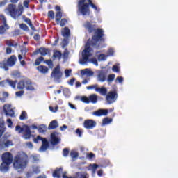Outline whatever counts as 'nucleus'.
<instances>
[{
	"label": "nucleus",
	"mask_w": 178,
	"mask_h": 178,
	"mask_svg": "<svg viewBox=\"0 0 178 178\" xmlns=\"http://www.w3.org/2000/svg\"><path fill=\"white\" fill-rule=\"evenodd\" d=\"M26 118H27V113H26L25 111H22L19 117L20 120H24V119H26Z\"/></svg>",
	"instance_id": "nucleus-39"
},
{
	"label": "nucleus",
	"mask_w": 178,
	"mask_h": 178,
	"mask_svg": "<svg viewBox=\"0 0 178 178\" xmlns=\"http://www.w3.org/2000/svg\"><path fill=\"white\" fill-rule=\"evenodd\" d=\"M13 168L17 172L24 170L27 168V155L23 152L18 154L14 158Z\"/></svg>",
	"instance_id": "nucleus-2"
},
{
	"label": "nucleus",
	"mask_w": 178,
	"mask_h": 178,
	"mask_svg": "<svg viewBox=\"0 0 178 178\" xmlns=\"http://www.w3.org/2000/svg\"><path fill=\"white\" fill-rule=\"evenodd\" d=\"M48 16H49V17H51V19H55V13H54V11H49L48 13Z\"/></svg>",
	"instance_id": "nucleus-52"
},
{
	"label": "nucleus",
	"mask_w": 178,
	"mask_h": 178,
	"mask_svg": "<svg viewBox=\"0 0 178 178\" xmlns=\"http://www.w3.org/2000/svg\"><path fill=\"white\" fill-rule=\"evenodd\" d=\"M6 84L10 86L13 88H16V81H13L11 80L2 81L0 82V87H5Z\"/></svg>",
	"instance_id": "nucleus-17"
},
{
	"label": "nucleus",
	"mask_w": 178,
	"mask_h": 178,
	"mask_svg": "<svg viewBox=\"0 0 178 178\" xmlns=\"http://www.w3.org/2000/svg\"><path fill=\"white\" fill-rule=\"evenodd\" d=\"M80 178H88V176L87 173H83V174L81 175Z\"/></svg>",
	"instance_id": "nucleus-64"
},
{
	"label": "nucleus",
	"mask_w": 178,
	"mask_h": 178,
	"mask_svg": "<svg viewBox=\"0 0 178 178\" xmlns=\"http://www.w3.org/2000/svg\"><path fill=\"white\" fill-rule=\"evenodd\" d=\"M3 111L7 116H15V111L11 104H5L3 106Z\"/></svg>",
	"instance_id": "nucleus-9"
},
{
	"label": "nucleus",
	"mask_w": 178,
	"mask_h": 178,
	"mask_svg": "<svg viewBox=\"0 0 178 178\" xmlns=\"http://www.w3.org/2000/svg\"><path fill=\"white\" fill-rule=\"evenodd\" d=\"M23 94H24V91L20 90L19 92H16L15 95H16V97H22V95H23Z\"/></svg>",
	"instance_id": "nucleus-53"
},
{
	"label": "nucleus",
	"mask_w": 178,
	"mask_h": 178,
	"mask_svg": "<svg viewBox=\"0 0 178 178\" xmlns=\"http://www.w3.org/2000/svg\"><path fill=\"white\" fill-rule=\"evenodd\" d=\"M123 77H122V76H118L117 78H116V80H115V81H118V83H123Z\"/></svg>",
	"instance_id": "nucleus-56"
},
{
	"label": "nucleus",
	"mask_w": 178,
	"mask_h": 178,
	"mask_svg": "<svg viewBox=\"0 0 178 178\" xmlns=\"http://www.w3.org/2000/svg\"><path fill=\"white\" fill-rule=\"evenodd\" d=\"M34 143H38V141H42V145L40 148V151L43 152V151H47V148H48V140H47V139L45 138H41V136H37V138H35L33 139Z\"/></svg>",
	"instance_id": "nucleus-6"
},
{
	"label": "nucleus",
	"mask_w": 178,
	"mask_h": 178,
	"mask_svg": "<svg viewBox=\"0 0 178 178\" xmlns=\"http://www.w3.org/2000/svg\"><path fill=\"white\" fill-rule=\"evenodd\" d=\"M113 49H109L107 54L109 55V56H113Z\"/></svg>",
	"instance_id": "nucleus-55"
},
{
	"label": "nucleus",
	"mask_w": 178,
	"mask_h": 178,
	"mask_svg": "<svg viewBox=\"0 0 178 178\" xmlns=\"http://www.w3.org/2000/svg\"><path fill=\"white\" fill-rule=\"evenodd\" d=\"M56 23L59 24L60 19H62V12L60 11V7H59L58 6H56Z\"/></svg>",
	"instance_id": "nucleus-20"
},
{
	"label": "nucleus",
	"mask_w": 178,
	"mask_h": 178,
	"mask_svg": "<svg viewBox=\"0 0 178 178\" xmlns=\"http://www.w3.org/2000/svg\"><path fill=\"white\" fill-rule=\"evenodd\" d=\"M51 77H54V79L58 80L62 77V73L60 72V67L57 66L51 73Z\"/></svg>",
	"instance_id": "nucleus-13"
},
{
	"label": "nucleus",
	"mask_w": 178,
	"mask_h": 178,
	"mask_svg": "<svg viewBox=\"0 0 178 178\" xmlns=\"http://www.w3.org/2000/svg\"><path fill=\"white\" fill-rule=\"evenodd\" d=\"M41 62H44V57H40L36 59L35 62V66H40V65H41Z\"/></svg>",
	"instance_id": "nucleus-33"
},
{
	"label": "nucleus",
	"mask_w": 178,
	"mask_h": 178,
	"mask_svg": "<svg viewBox=\"0 0 178 178\" xmlns=\"http://www.w3.org/2000/svg\"><path fill=\"white\" fill-rule=\"evenodd\" d=\"M12 145H13L12 140H8L5 138H1V139H0L1 148H5V147H12Z\"/></svg>",
	"instance_id": "nucleus-15"
},
{
	"label": "nucleus",
	"mask_w": 178,
	"mask_h": 178,
	"mask_svg": "<svg viewBox=\"0 0 178 178\" xmlns=\"http://www.w3.org/2000/svg\"><path fill=\"white\" fill-rule=\"evenodd\" d=\"M25 22L27 23V24H29V27H31V30H35V29L34 28V26H33V24H31V21L30 20V19H25Z\"/></svg>",
	"instance_id": "nucleus-36"
},
{
	"label": "nucleus",
	"mask_w": 178,
	"mask_h": 178,
	"mask_svg": "<svg viewBox=\"0 0 178 178\" xmlns=\"http://www.w3.org/2000/svg\"><path fill=\"white\" fill-rule=\"evenodd\" d=\"M70 35V30H69V28H65L62 30V35L63 37H69Z\"/></svg>",
	"instance_id": "nucleus-29"
},
{
	"label": "nucleus",
	"mask_w": 178,
	"mask_h": 178,
	"mask_svg": "<svg viewBox=\"0 0 178 178\" xmlns=\"http://www.w3.org/2000/svg\"><path fill=\"white\" fill-rule=\"evenodd\" d=\"M81 76L83 79H86V77H92V76H94V72L88 68H86L81 70Z\"/></svg>",
	"instance_id": "nucleus-14"
},
{
	"label": "nucleus",
	"mask_w": 178,
	"mask_h": 178,
	"mask_svg": "<svg viewBox=\"0 0 178 178\" xmlns=\"http://www.w3.org/2000/svg\"><path fill=\"white\" fill-rule=\"evenodd\" d=\"M26 176L27 178L29 177H31V176H33V172H29L26 174Z\"/></svg>",
	"instance_id": "nucleus-63"
},
{
	"label": "nucleus",
	"mask_w": 178,
	"mask_h": 178,
	"mask_svg": "<svg viewBox=\"0 0 178 178\" xmlns=\"http://www.w3.org/2000/svg\"><path fill=\"white\" fill-rule=\"evenodd\" d=\"M112 70H113V72H116L117 73L119 72V71H120L119 65H113Z\"/></svg>",
	"instance_id": "nucleus-45"
},
{
	"label": "nucleus",
	"mask_w": 178,
	"mask_h": 178,
	"mask_svg": "<svg viewBox=\"0 0 178 178\" xmlns=\"http://www.w3.org/2000/svg\"><path fill=\"white\" fill-rule=\"evenodd\" d=\"M83 26L89 33H92V31L95 30V24H92V22H86L84 23Z\"/></svg>",
	"instance_id": "nucleus-18"
},
{
	"label": "nucleus",
	"mask_w": 178,
	"mask_h": 178,
	"mask_svg": "<svg viewBox=\"0 0 178 178\" xmlns=\"http://www.w3.org/2000/svg\"><path fill=\"white\" fill-rule=\"evenodd\" d=\"M22 54L25 56L26 52H27V49L26 47H24L22 49H21Z\"/></svg>",
	"instance_id": "nucleus-59"
},
{
	"label": "nucleus",
	"mask_w": 178,
	"mask_h": 178,
	"mask_svg": "<svg viewBox=\"0 0 178 178\" xmlns=\"http://www.w3.org/2000/svg\"><path fill=\"white\" fill-rule=\"evenodd\" d=\"M107 90L106 88L102 87V88H98L96 89L97 92H99L102 95H106Z\"/></svg>",
	"instance_id": "nucleus-27"
},
{
	"label": "nucleus",
	"mask_w": 178,
	"mask_h": 178,
	"mask_svg": "<svg viewBox=\"0 0 178 178\" xmlns=\"http://www.w3.org/2000/svg\"><path fill=\"white\" fill-rule=\"evenodd\" d=\"M26 83L27 81H20L17 85V90H23L26 88Z\"/></svg>",
	"instance_id": "nucleus-23"
},
{
	"label": "nucleus",
	"mask_w": 178,
	"mask_h": 178,
	"mask_svg": "<svg viewBox=\"0 0 178 178\" xmlns=\"http://www.w3.org/2000/svg\"><path fill=\"white\" fill-rule=\"evenodd\" d=\"M95 116H105L108 115V110L100 109L93 113Z\"/></svg>",
	"instance_id": "nucleus-22"
},
{
	"label": "nucleus",
	"mask_w": 178,
	"mask_h": 178,
	"mask_svg": "<svg viewBox=\"0 0 178 178\" xmlns=\"http://www.w3.org/2000/svg\"><path fill=\"white\" fill-rule=\"evenodd\" d=\"M92 63H93V65L95 66H98V61H97V59L95 58L92 59Z\"/></svg>",
	"instance_id": "nucleus-62"
},
{
	"label": "nucleus",
	"mask_w": 178,
	"mask_h": 178,
	"mask_svg": "<svg viewBox=\"0 0 178 178\" xmlns=\"http://www.w3.org/2000/svg\"><path fill=\"white\" fill-rule=\"evenodd\" d=\"M118 98V93L116 92H110L106 95V101L108 104H113Z\"/></svg>",
	"instance_id": "nucleus-10"
},
{
	"label": "nucleus",
	"mask_w": 178,
	"mask_h": 178,
	"mask_svg": "<svg viewBox=\"0 0 178 178\" xmlns=\"http://www.w3.org/2000/svg\"><path fill=\"white\" fill-rule=\"evenodd\" d=\"M87 158L92 159V158H95V155L93 153H90L87 155Z\"/></svg>",
	"instance_id": "nucleus-58"
},
{
	"label": "nucleus",
	"mask_w": 178,
	"mask_h": 178,
	"mask_svg": "<svg viewBox=\"0 0 178 178\" xmlns=\"http://www.w3.org/2000/svg\"><path fill=\"white\" fill-rule=\"evenodd\" d=\"M5 124L3 123L0 124V140L2 139V136L5 133Z\"/></svg>",
	"instance_id": "nucleus-31"
},
{
	"label": "nucleus",
	"mask_w": 178,
	"mask_h": 178,
	"mask_svg": "<svg viewBox=\"0 0 178 178\" xmlns=\"http://www.w3.org/2000/svg\"><path fill=\"white\" fill-rule=\"evenodd\" d=\"M98 168V165L97 164H90L88 167V170H91L92 172V175H95V171L97 170V168Z\"/></svg>",
	"instance_id": "nucleus-28"
},
{
	"label": "nucleus",
	"mask_w": 178,
	"mask_h": 178,
	"mask_svg": "<svg viewBox=\"0 0 178 178\" xmlns=\"http://www.w3.org/2000/svg\"><path fill=\"white\" fill-rule=\"evenodd\" d=\"M97 88H98V85H92L87 87V90H95V91H97Z\"/></svg>",
	"instance_id": "nucleus-41"
},
{
	"label": "nucleus",
	"mask_w": 178,
	"mask_h": 178,
	"mask_svg": "<svg viewBox=\"0 0 178 178\" xmlns=\"http://www.w3.org/2000/svg\"><path fill=\"white\" fill-rule=\"evenodd\" d=\"M99 60H106V56L105 54H100L98 57Z\"/></svg>",
	"instance_id": "nucleus-49"
},
{
	"label": "nucleus",
	"mask_w": 178,
	"mask_h": 178,
	"mask_svg": "<svg viewBox=\"0 0 178 178\" xmlns=\"http://www.w3.org/2000/svg\"><path fill=\"white\" fill-rule=\"evenodd\" d=\"M11 74L13 76V77H20V72L17 71L13 72Z\"/></svg>",
	"instance_id": "nucleus-51"
},
{
	"label": "nucleus",
	"mask_w": 178,
	"mask_h": 178,
	"mask_svg": "<svg viewBox=\"0 0 178 178\" xmlns=\"http://www.w3.org/2000/svg\"><path fill=\"white\" fill-rule=\"evenodd\" d=\"M81 101H82V102H84V104H90V102H92V104H97V95L93 94L91 95L89 97L83 96L81 98Z\"/></svg>",
	"instance_id": "nucleus-7"
},
{
	"label": "nucleus",
	"mask_w": 178,
	"mask_h": 178,
	"mask_svg": "<svg viewBox=\"0 0 178 178\" xmlns=\"http://www.w3.org/2000/svg\"><path fill=\"white\" fill-rule=\"evenodd\" d=\"M72 74V70H65V77H70V74Z\"/></svg>",
	"instance_id": "nucleus-42"
},
{
	"label": "nucleus",
	"mask_w": 178,
	"mask_h": 178,
	"mask_svg": "<svg viewBox=\"0 0 178 178\" xmlns=\"http://www.w3.org/2000/svg\"><path fill=\"white\" fill-rule=\"evenodd\" d=\"M60 56H62V54L59 51H56L54 52V57L58 58V59H60Z\"/></svg>",
	"instance_id": "nucleus-37"
},
{
	"label": "nucleus",
	"mask_w": 178,
	"mask_h": 178,
	"mask_svg": "<svg viewBox=\"0 0 178 178\" xmlns=\"http://www.w3.org/2000/svg\"><path fill=\"white\" fill-rule=\"evenodd\" d=\"M20 29L24 30V31H29V26L24 24H22L19 25Z\"/></svg>",
	"instance_id": "nucleus-40"
},
{
	"label": "nucleus",
	"mask_w": 178,
	"mask_h": 178,
	"mask_svg": "<svg viewBox=\"0 0 178 178\" xmlns=\"http://www.w3.org/2000/svg\"><path fill=\"white\" fill-rule=\"evenodd\" d=\"M37 70H38V72H40V73L45 74V73H48V70H49L44 65H40L37 67Z\"/></svg>",
	"instance_id": "nucleus-24"
},
{
	"label": "nucleus",
	"mask_w": 178,
	"mask_h": 178,
	"mask_svg": "<svg viewBox=\"0 0 178 178\" xmlns=\"http://www.w3.org/2000/svg\"><path fill=\"white\" fill-rule=\"evenodd\" d=\"M13 124V122H12V120L8 119L7 120V126H8V127H9L10 129H12Z\"/></svg>",
	"instance_id": "nucleus-48"
},
{
	"label": "nucleus",
	"mask_w": 178,
	"mask_h": 178,
	"mask_svg": "<svg viewBox=\"0 0 178 178\" xmlns=\"http://www.w3.org/2000/svg\"><path fill=\"white\" fill-rule=\"evenodd\" d=\"M26 89L29 91H34L35 88L34 87V84L31 83L30 81H26Z\"/></svg>",
	"instance_id": "nucleus-25"
},
{
	"label": "nucleus",
	"mask_w": 178,
	"mask_h": 178,
	"mask_svg": "<svg viewBox=\"0 0 178 178\" xmlns=\"http://www.w3.org/2000/svg\"><path fill=\"white\" fill-rule=\"evenodd\" d=\"M6 54H8V55L12 54V48H10V47L6 48Z\"/></svg>",
	"instance_id": "nucleus-60"
},
{
	"label": "nucleus",
	"mask_w": 178,
	"mask_h": 178,
	"mask_svg": "<svg viewBox=\"0 0 178 178\" xmlns=\"http://www.w3.org/2000/svg\"><path fill=\"white\" fill-rule=\"evenodd\" d=\"M88 5L97 10V6L92 3L91 0H81L78 4V10L83 15V16H86L87 15H90V8Z\"/></svg>",
	"instance_id": "nucleus-4"
},
{
	"label": "nucleus",
	"mask_w": 178,
	"mask_h": 178,
	"mask_svg": "<svg viewBox=\"0 0 178 178\" xmlns=\"http://www.w3.org/2000/svg\"><path fill=\"white\" fill-rule=\"evenodd\" d=\"M33 173H40V168H38V166H33Z\"/></svg>",
	"instance_id": "nucleus-44"
},
{
	"label": "nucleus",
	"mask_w": 178,
	"mask_h": 178,
	"mask_svg": "<svg viewBox=\"0 0 178 178\" xmlns=\"http://www.w3.org/2000/svg\"><path fill=\"white\" fill-rule=\"evenodd\" d=\"M63 47L65 48L67 45V37H65L64 40L62 42Z\"/></svg>",
	"instance_id": "nucleus-50"
},
{
	"label": "nucleus",
	"mask_w": 178,
	"mask_h": 178,
	"mask_svg": "<svg viewBox=\"0 0 178 178\" xmlns=\"http://www.w3.org/2000/svg\"><path fill=\"white\" fill-rule=\"evenodd\" d=\"M69 155V150L67 149H63V156H67Z\"/></svg>",
	"instance_id": "nucleus-57"
},
{
	"label": "nucleus",
	"mask_w": 178,
	"mask_h": 178,
	"mask_svg": "<svg viewBox=\"0 0 178 178\" xmlns=\"http://www.w3.org/2000/svg\"><path fill=\"white\" fill-rule=\"evenodd\" d=\"M49 111H51V112L55 113V112H56V111H58V106H56L54 108L52 106H49Z\"/></svg>",
	"instance_id": "nucleus-54"
},
{
	"label": "nucleus",
	"mask_w": 178,
	"mask_h": 178,
	"mask_svg": "<svg viewBox=\"0 0 178 178\" xmlns=\"http://www.w3.org/2000/svg\"><path fill=\"white\" fill-rule=\"evenodd\" d=\"M0 20L1 23H3V25L0 26V34H5V33L9 30V26L6 24V18H5V16L1 15Z\"/></svg>",
	"instance_id": "nucleus-8"
},
{
	"label": "nucleus",
	"mask_w": 178,
	"mask_h": 178,
	"mask_svg": "<svg viewBox=\"0 0 178 178\" xmlns=\"http://www.w3.org/2000/svg\"><path fill=\"white\" fill-rule=\"evenodd\" d=\"M2 162L0 165V171L3 173L9 170V168L13 162V156L10 152H6L3 154L1 156Z\"/></svg>",
	"instance_id": "nucleus-3"
},
{
	"label": "nucleus",
	"mask_w": 178,
	"mask_h": 178,
	"mask_svg": "<svg viewBox=\"0 0 178 178\" xmlns=\"http://www.w3.org/2000/svg\"><path fill=\"white\" fill-rule=\"evenodd\" d=\"M115 80V74H110L108 78V83H111V81H113Z\"/></svg>",
	"instance_id": "nucleus-47"
},
{
	"label": "nucleus",
	"mask_w": 178,
	"mask_h": 178,
	"mask_svg": "<svg viewBox=\"0 0 178 178\" xmlns=\"http://www.w3.org/2000/svg\"><path fill=\"white\" fill-rule=\"evenodd\" d=\"M26 148H29V149H33L34 146L33 145V143L31 142H28L26 143Z\"/></svg>",
	"instance_id": "nucleus-43"
},
{
	"label": "nucleus",
	"mask_w": 178,
	"mask_h": 178,
	"mask_svg": "<svg viewBox=\"0 0 178 178\" xmlns=\"http://www.w3.org/2000/svg\"><path fill=\"white\" fill-rule=\"evenodd\" d=\"M66 23H67V21L65 19H63L59 22V24L61 26V27H63Z\"/></svg>",
	"instance_id": "nucleus-46"
},
{
	"label": "nucleus",
	"mask_w": 178,
	"mask_h": 178,
	"mask_svg": "<svg viewBox=\"0 0 178 178\" xmlns=\"http://www.w3.org/2000/svg\"><path fill=\"white\" fill-rule=\"evenodd\" d=\"M97 126V122L92 120H86L83 122V127L85 129L90 130Z\"/></svg>",
	"instance_id": "nucleus-11"
},
{
	"label": "nucleus",
	"mask_w": 178,
	"mask_h": 178,
	"mask_svg": "<svg viewBox=\"0 0 178 178\" xmlns=\"http://www.w3.org/2000/svg\"><path fill=\"white\" fill-rule=\"evenodd\" d=\"M70 156H71L72 159L77 158V156H79V153H77V152H76V151H74V150H72V151L70 152Z\"/></svg>",
	"instance_id": "nucleus-38"
},
{
	"label": "nucleus",
	"mask_w": 178,
	"mask_h": 178,
	"mask_svg": "<svg viewBox=\"0 0 178 178\" xmlns=\"http://www.w3.org/2000/svg\"><path fill=\"white\" fill-rule=\"evenodd\" d=\"M39 52L40 55H42V56H45V55L48 54V50H47V49H44V48H40L39 49Z\"/></svg>",
	"instance_id": "nucleus-34"
},
{
	"label": "nucleus",
	"mask_w": 178,
	"mask_h": 178,
	"mask_svg": "<svg viewBox=\"0 0 178 178\" xmlns=\"http://www.w3.org/2000/svg\"><path fill=\"white\" fill-rule=\"evenodd\" d=\"M97 80L100 83H104L106 80V74L102 71H98L97 74Z\"/></svg>",
	"instance_id": "nucleus-19"
},
{
	"label": "nucleus",
	"mask_w": 178,
	"mask_h": 178,
	"mask_svg": "<svg viewBox=\"0 0 178 178\" xmlns=\"http://www.w3.org/2000/svg\"><path fill=\"white\" fill-rule=\"evenodd\" d=\"M58 127V122L56 120H53L49 125V130H54Z\"/></svg>",
	"instance_id": "nucleus-26"
},
{
	"label": "nucleus",
	"mask_w": 178,
	"mask_h": 178,
	"mask_svg": "<svg viewBox=\"0 0 178 178\" xmlns=\"http://www.w3.org/2000/svg\"><path fill=\"white\" fill-rule=\"evenodd\" d=\"M9 137H10V134H9V133H6V134H4V136H3V137L1 138H6V139L8 140V138H9Z\"/></svg>",
	"instance_id": "nucleus-61"
},
{
	"label": "nucleus",
	"mask_w": 178,
	"mask_h": 178,
	"mask_svg": "<svg viewBox=\"0 0 178 178\" xmlns=\"http://www.w3.org/2000/svg\"><path fill=\"white\" fill-rule=\"evenodd\" d=\"M15 131H17V133L21 134L24 131V138L25 140H29L30 137H31V131H30V127L28 126H24L23 129L20 127V126L17 125L15 127Z\"/></svg>",
	"instance_id": "nucleus-5"
},
{
	"label": "nucleus",
	"mask_w": 178,
	"mask_h": 178,
	"mask_svg": "<svg viewBox=\"0 0 178 178\" xmlns=\"http://www.w3.org/2000/svg\"><path fill=\"white\" fill-rule=\"evenodd\" d=\"M0 68L4 69V70H8V64L5 62H0Z\"/></svg>",
	"instance_id": "nucleus-35"
},
{
	"label": "nucleus",
	"mask_w": 178,
	"mask_h": 178,
	"mask_svg": "<svg viewBox=\"0 0 178 178\" xmlns=\"http://www.w3.org/2000/svg\"><path fill=\"white\" fill-rule=\"evenodd\" d=\"M104 31L102 29H97L95 31V35L92 38V41L90 40L87 42L84 50L82 52V58L79 59L80 65H86L87 62H88V59L90 56H92V49H91V45L97 46V44L99 43L101 41V38H102V35Z\"/></svg>",
	"instance_id": "nucleus-1"
},
{
	"label": "nucleus",
	"mask_w": 178,
	"mask_h": 178,
	"mask_svg": "<svg viewBox=\"0 0 178 178\" xmlns=\"http://www.w3.org/2000/svg\"><path fill=\"white\" fill-rule=\"evenodd\" d=\"M17 58L16 56H11L7 60V66L8 67H12V66H15L16 63Z\"/></svg>",
	"instance_id": "nucleus-21"
},
{
	"label": "nucleus",
	"mask_w": 178,
	"mask_h": 178,
	"mask_svg": "<svg viewBox=\"0 0 178 178\" xmlns=\"http://www.w3.org/2000/svg\"><path fill=\"white\" fill-rule=\"evenodd\" d=\"M60 143V138H59V134L58 133H52L51 135V143L53 145H57Z\"/></svg>",
	"instance_id": "nucleus-12"
},
{
	"label": "nucleus",
	"mask_w": 178,
	"mask_h": 178,
	"mask_svg": "<svg viewBox=\"0 0 178 178\" xmlns=\"http://www.w3.org/2000/svg\"><path fill=\"white\" fill-rule=\"evenodd\" d=\"M110 123H112V119L106 118L103 120L102 125L105 126L106 124H110Z\"/></svg>",
	"instance_id": "nucleus-32"
},
{
	"label": "nucleus",
	"mask_w": 178,
	"mask_h": 178,
	"mask_svg": "<svg viewBox=\"0 0 178 178\" xmlns=\"http://www.w3.org/2000/svg\"><path fill=\"white\" fill-rule=\"evenodd\" d=\"M7 12H8L9 15L12 17H16V15L17 13V9H16V5L10 4L7 10Z\"/></svg>",
	"instance_id": "nucleus-16"
},
{
	"label": "nucleus",
	"mask_w": 178,
	"mask_h": 178,
	"mask_svg": "<svg viewBox=\"0 0 178 178\" xmlns=\"http://www.w3.org/2000/svg\"><path fill=\"white\" fill-rule=\"evenodd\" d=\"M63 169L62 168L57 169L54 173H53V177H57L60 178V172H62Z\"/></svg>",
	"instance_id": "nucleus-30"
}]
</instances>
